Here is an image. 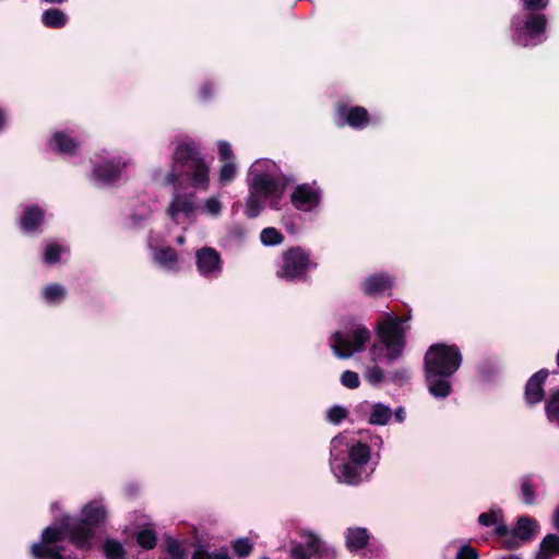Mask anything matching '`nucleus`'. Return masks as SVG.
I'll use <instances>...</instances> for the list:
<instances>
[{
	"label": "nucleus",
	"instance_id": "nucleus-2",
	"mask_svg": "<svg viewBox=\"0 0 559 559\" xmlns=\"http://www.w3.org/2000/svg\"><path fill=\"white\" fill-rule=\"evenodd\" d=\"M463 362L457 345L435 343L424 356V377L428 392L436 399H447L452 393V380Z\"/></svg>",
	"mask_w": 559,
	"mask_h": 559
},
{
	"label": "nucleus",
	"instance_id": "nucleus-33",
	"mask_svg": "<svg viewBox=\"0 0 559 559\" xmlns=\"http://www.w3.org/2000/svg\"><path fill=\"white\" fill-rule=\"evenodd\" d=\"M391 415H392V413H391L390 407H388L381 403H377L372 406V411L369 416V423L371 425H379V426L386 425L391 418Z\"/></svg>",
	"mask_w": 559,
	"mask_h": 559
},
{
	"label": "nucleus",
	"instance_id": "nucleus-21",
	"mask_svg": "<svg viewBox=\"0 0 559 559\" xmlns=\"http://www.w3.org/2000/svg\"><path fill=\"white\" fill-rule=\"evenodd\" d=\"M551 557H559V535L552 533L542 539L534 559H551Z\"/></svg>",
	"mask_w": 559,
	"mask_h": 559
},
{
	"label": "nucleus",
	"instance_id": "nucleus-16",
	"mask_svg": "<svg viewBox=\"0 0 559 559\" xmlns=\"http://www.w3.org/2000/svg\"><path fill=\"white\" fill-rule=\"evenodd\" d=\"M82 142L76 138L71 136L67 131H57L53 133L50 146L60 154L68 156H75L79 154Z\"/></svg>",
	"mask_w": 559,
	"mask_h": 559
},
{
	"label": "nucleus",
	"instance_id": "nucleus-51",
	"mask_svg": "<svg viewBox=\"0 0 559 559\" xmlns=\"http://www.w3.org/2000/svg\"><path fill=\"white\" fill-rule=\"evenodd\" d=\"M508 538H506L503 542H502V546L504 549H508V550H514V549H518L521 547V545L523 544L522 540H520L518 537H515L514 535H509L507 536Z\"/></svg>",
	"mask_w": 559,
	"mask_h": 559
},
{
	"label": "nucleus",
	"instance_id": "nucleus-47",
	"mask_svg": "<svg viewBox=\"0 0 559 559\" xmlns=\"http://www.w3.org/2000/svg\"><path fill=\"white\" fill-rule=\"evenodd\" d=\"M218 156L223 162H233L234 153L228 142L222 141L218 143Z\"/></svg>",
	"mask_w": 559,
	"mask_h": 559
},
{
	"label": "nucleus",
	"instance_id": "nucleus-48",
	"mask_svg": "<svg viewBox=\"0 0 559 559\" xmlns=\"http://www.w3.org/2000/svg\"><path fill=\"white\" fill-rule=\"evenodd\" d=\"M290 557L292 559H310L305 546L298 542H292Z\"/></svg>",
	"mask_w": 559,
	"mask_h": 559
},
{
	"label": "nucleus",
	"instance_id": "nucleus-5",
	"mask_svg": "<svg viewBox=\"0 0 559 559\" xmlns=\"http://www.w3.org/2000/svg\"><path fill=\"white\" fill-rule=\"evenodd\" d=\"M548 25L547 16L538 12H525L511 19V27L514 31L513 41L522 46H536L545 34Z\"/></svg>",
	"mask_w": 559,
	"mask_h": 559
},
{
	"label": "nucleus",
	"instance_id": "nucleus-6",
	"mask_svg": "<svg viewBox=\"0 0 559 559\" xmlns=\"http://www.w3.org/2000/svg\"><path fill=\"white\" fill-rule=\"evenodd\" d=\"M370 340V332L365 325H356L349 331H336L331 335V348L337 358L346 359L364 350Z\"/></svg>",
	"mask_w": 559,
	"mask_h": 559
},
{
	"label": "nucleus",
	"instance_id": "nucleus-31",
	"mask_svg": "<svg viewBox=\"0 0 559 559\" xmlns=\"http://www.w3.org/2000/svg\"><path fill=\"white\" fill-rule=\"evenodd\" d=\"M135 539L142 549L152 550L156 547L157 534L154 528L145 527L136 533Z\"/></svg>",
	"mask_w": 559,
	"mask_h": 559
},
{
	"label": "nucleus",
	"instance_id": "nucleus-13",
	"mask_svg": "<svg viewBox=\"0 0 559 559\" xmlns=\"http://www.w3.org/2000/svg\"><path fill=\"white\" fill-rule=\"evenodd\" d=\"M321 200L320 190L307 183L298 185L290 195L292 204L301 211H309L316 207Z\"/></svg>",
	"mask_w": 559,
	"mask_h": 559
},
{
	"label": "nucleus",
	"instance_id": "nucleus-49",
	"mask_svg": "<svg viewBox=\"0 0 559 559\" xmlns=\"http://www.w3.org/2000/svg\"><path fill=\"white\" fill-rule=\"evenodd\" d=\"M383 379H384V372H383L382 368H380L379 366H373L372 368L369 369L368 374H367V380L371 384L380 383L383 381Z\"/></svg>",
	"mask_w": 559,
	"mask_h": 559
},
{
	"label": "nucleus",
	"instance_id": "nucleus-18",
	"mask_svg": "<svg viewBox=\"0 0 559 559\" xmlns=\"http://www.w3.org/2000/svg\"><path fill=\"white\" fill-rule=\"evenodd\" d=\"M44 221L45 211L39 205H27L20 217V227L23 231L32 234L39 229Z\"/></svg>",
	"mask_w": 559,
	"mask_h": 559
},
{
	"label": "nucleus",
	"instance_id": "nucleus-62",
	"mask_svg": "<svg viewBox=\"0 0 559 559\" xmlns=\"http://www.w3.org/2000/svg\"><path fill=\"white\" fill-rule=\"evenodd\" d=\"M261 559H270V558H269V557H263V558H261Z\"/></svg>",
	"mask_w": 559,
	"mask_h": 559
},
{
	"label": "nucleus",
	"instance_id": "nucleus-41",
	"mask_svg": "<svg viewBox=\"0 0 559 559\" xmlns=\"http://www.w3.org/2000/svg\"><path fill=\"white\" fill-rule=\"evenodd\" d=\"M499 518H502V511L500 509L490 510L488 512L480 513L478 516V523L483 526L499 525Z\"/></svg>",
	"mask_w": 559,
	"mask_h": 559
},
{
	"label": "nucleus",
	"instance_id": "nucleus-3",
	"mask_svg": "<svg viewBox=\"0 0 559 559\" xmlns=\"http://www.w3.org/2000/svg\"><path fill=\"white\" fill-rule=\"evenodd\" d=\"M409 317L389 316L377 325V337L379 344H374L370 350L373 355L376 352L385 350L383 358L386 362L397 360L403 356L406 348V329L404 323Z\"/></svg>",
	"mask_w": 559,
	"mask_h": 559
},
{
	"label": "nucleus",
	"instance_id": "nucleus-38",
	"mask_svg": "<svg viewBox=\"0 0 559 559\" xmlns=\"http://www.w3.org/2000/svg\"><path fill=\"white\" fill-rule=\"evenodd\" d=\"M237 174V167L233 162H225L219 169L218 180L222 186L231 182Z\"/></svg>",
	"mask_w": 559,
	"mask_h": 559
},
{
	"label": "nucleus",
	"instance_id": "nucleus-46",
	"mask_svg": "<svg viewBox=\"0 0 559 559\" xmlns=\"http://www.w3.org/2000/svg\"><path fill=\"white\" fill-rule=\"evenodd\" d=\"M411 379V372L408 370V368H400V369H396L394 370L392 373H391V381L394 383V384H397V385H403L404 383H406L408 380Z\"/></svg>",
	"mask_w": 559,
	"mask_h": 559
},
{
	"label": "nucleus",
	"instance_id": "nucleus-1",
	"mask_svg": "<svg viewBox=\"0 0 559 559\" xmlns=\"http://www.w3.org/2000/svg\"><path fill=\"white\" fill-rule=\"evenodd\" d=\"M170 170L164 186H173L175 191L181 186L206 191L210 186V165L205 159L200 142L192 139L179 141L173 153Z\"/></svg>",
	"mask_w": 559,
	"mask_h": 559
},
{
	"label": "nucleus",
	"instance_id": "nucleus-53",
	"mask_svg": "<svg viewBox=\"0 0 559 559\" xmlns=\"http://www.w3.org/2000/svg\"><path fill=\"white\" fill-rule=\"evenodd\" d=\"M212 559H231L226 548H221L219 551L211 554Z\"/></svg>",
	"mask_w": 559,
	"mask_h": 559
},
{
	"label": "nucleus",
	"instance_id": "nucleus-10",
	"mask_svg": "<svg viewBox=\"0 0 559 559\" xmlns=\"http://www.w3.org/2000/svg\"><path fill=\"white\" fill-rule=\"evenodd\" d=\"M549 377V370L546 368L539 369L526 381L524 388V400L530 407L536 406L545 401V383Z\"/></svg>",
	"mask_w": 559,
	"mask_h": 559
},
{
	"label": "nucleus",
	"instance_id": "nucleus-56",
	"mask_svg": "<svg viewBox=\"0 0 559 559\" xmlns=\"http://www.w3.org/2000/svg\"><path fill=\"white\" fill-rule=\"evenodd\" d=\"M7 121L5 111L0 107V131L4 128Z\"/></svg>",
	"mask_w": 559,
	"mask_h": 559
},
{
	"label": "nucleus",
	"instance_id": "nucleus-60",
	"mask_svg": "<svg viewBox=\"0 0 559 559\" xmlns=\"http://www.w3.org/2000/svg\"><path fill=\"white\" fill-rule=\"evenodd\" d=\"M271 206L277 209L276 202H272Z\"/></svg>",
	"mask_w": 559,
	"mask_h": 559
},
{
	"label": "nucleus",
	"instance_id": "nucleus-44",
	"mask_svg": "<svg viewBox=\"0 0 559 559\" xmlns=\"http://www.w3.org/2000/svg\"><path fill=\"white\" fill-rule=\"evenodd\" d=\"M348 416V411L343 406H332L328 411L326 419L332 424H340Z\"/></svg>",
	"mask_w": 559,
	"mask_h": 559
},
{
	"label": "nucleus",
	"instance_id": "nucleus-58",
	"mask_svg": "<svg viewBox=\"0 0 559 559\" xmlns=\"http://www.w3.org/2000/svg\"><path fill=\"white\" fill-rule=\"evenodd\" d=\"M503 559H521V558L516 555H509V556L504 557Z\"/></svg>",
	"mask_w": 559,
	"mask_h": 559
},
{
	"label": "nucleus",
	"instance_id": "nucleus-43",
	"mask_svg": "<svg viewBox=\"0 0 559 559\" xmlns=\"http://www.w3.org/2000/svg\"><path fill=\"white\" fill-rule=\"evenodd\" d=\"M341 383L348 389H357L360 385V379L357 372L352 370H345L341 374Z\"/></svg>",
	"mask_w": 559,
	"mask_h": 559
},
{
	"label": "nucleus",
	"instance_id": "nucleus-40",
	"mask_svg": "<svg viewBox=\"0 0 559 559\" xmlns=\"http://www.w3.org/2000/svg\"><path fill=\"white\" fill-rule=\"evenodd\" d=\"M262 209V204L258 197L253 193H250L246 201L245 215L248 218H255L260 215Z\"/></svg>",
	"mask_w": 559,
	"mask_h": 559
},
{
	"label": "nucleus",
	"instance_id": "nucleus-27",
	"mask_svg": "<svg viewBox=\"0 0 559 559\" xmlns=\"http://www.w3.org/2000/svg\"><path fill=\"white\" fill-rule=\"evenodd\" d=\"M349 462L364 467L370 460V447L367 443L357 442L348 450Z\"/></svg>",
	"mask_w": 559,
	"mask_h": 559
},
{
	"label": "nucleus",
	"instance_id": "nucleus-14",
	"mask_svg": "<svg viewBox=\"0 0 559 559\" xmlns=\"http://www.w3.org/2000/svg\"><path fill=\"white\" fill-rule=\"evenodd\" d=\"M361 290L368 297H376L393 288V277L386 273H377L361 282Z\"/></svg>",
	"mask_w": 559,
	"mask_h": 559
},
{
	"label": "nucleus",
	"instance_id": "nucleus-32",
	"mask_svg": "<svg viewBox=\"0 0 559 559\" xmlns=\"http://www.w3.org/2000/svg\"><path fill=\"white\" fill-rule=\"evenodd\" d=\"M230 547L239 559H246L252 554L254 544L249 537H239L230 542Z\"/></svg>",
	"mask_w": 559,
	"mask_h": 559
},
{
	"label": "nucleus",
	"instance_id": "nucleus-20",
	"mask_svg": "<svg viewBox=\"0 0 559 559\" xmlns=\"http://www.w3.org/2000/svg\"><path fill=\"white\" fill-rule=\"evenodd\" d=\"M194 211L195 205L192 200V195H179L177 192L168 206V214L174 221L179 213H182L189 217L194 213Z\"/></svg>",
	"mask_w": 559,
	"mask_h": 559
},
{
	"label": "nucleus",
	"instance_id": "nucleus-52",
	"mask_svg": "<svg viewBox=\"0 0 559 559\" xmlns=\"http://www.w3.org/2000/svg\"><path fill=\"white\" fill-rule=\"evenodd\" d=\"M191 559H212L211 554L202 546H197Z\"/></svg>",
	"mask_w": 559,
	"mask_h": 559
},
{
	"label": "nucleus",
	"instance_id": "nucleus-30",
	"mask_svg": "<svg viewBox=\"0 0 559 559\" xmlns=\"http://www.w3.org/2000/svg\"><path fill=\"white\" fill-rule=\"evenodd\" d=\"M43 298L48 304H60L67 297V290L66 288L60 284H49L43 288L41 292Z\"/></svg>",
	"mask_w": 559,
	"mask_h": 559
},
{
	"label": "nucleus",
	"instance_id": "nucleus-37",
	"mask_svg": "<svg viewBox=\"0 0 559 559\" xmlns=\"http://www.w3.org/2000/svg\"><path fill=\"white\" fill-rule=\"evenodd\" d=\"M165 544L167 554L171 559H186L187 551L178 539L168 536Z\"/></svg>",
	"mask_w": 559,
	"mask_h": 559
},
{
	"label": "nucleus",
	"instance_id": "nucleus-34",
	"mask_svg": "<svg viewBox=\"0 0 559 559\" xmlns=\"http://www.w3.org/2000/svg\"><path fill=\"white\" fill-rule=\"evenodd\" d=\"M104 554L107 559H126L127 551L122 544L116 539L108 538L104 544Z\"/></svg>",
	"mask_w": 559,
	"mask_h": 559
},
{
	"label": "nucleus",
	"instance_id": "nucleus-28",
	"mask_svg": "<svg viewBox=\"0 0 559 559\" xmlns=\"http://www.w3.org/2000/svg\"><path fill=\"white\" fill-rule=\"evenodd\" d=\"M154 261L166 267V269H174L175 264L178 261L177 252L171 247H164L159 248L154 252Z\"/></svg>",
	"mask_w": 559,
	"mask_h": 559
},
{
	"label": "nucleus",
	"instance_id": "nucleus-9",
	"mask_svg": "<svg viewBox=\"0 0 559 559\" xmlns=\"http://www.w3.org/2000/svg\"><path fill=\"white\" fill-rule=\"evenodd\" d=\"M63 528L67 530V536L70 542L79 549H90L91 540L95 536L94 527L81 520L71 522L69 515H63Z\"/></svg>",
	"mask_w": 559,
	"mask_h": 559
},
{
	"label": "nucleus",
	"instance_id": "nucleus-7",
	"mask_svg": "<svg viewBox=\"0 0 559 559\" xmlns=\"http://www.w3.org/2000/svg\"><path fill=\"white\" fill-rule=\"evenodd\" d=\"M335 122L338 127L349 126L355 130H362L370 122V115L362 106H348L337 103L335 106Z\"/></svg>",
	"mask_w": 559,
	"mask_h": 559
},
{
	"label": "nucleus",
	"instance_id": "nucleus-24",
	"mask_svg": "<svg viewBox=\"0 0 559 559\" xmlns=\"http://www.w3.org/2000/svg\"><path fill=\"white\" fill-rule=\"evenodd\" d=\"M306 546L307 549L310 551V556H316L319 557L320 559L335 558V552L325 547L321 539L313 533L308 534Z\"/></svg>",
	"mask_w": 559,
	"mask_h": 559
},
{
	"label": "nucleus",
	"instance_id": "nucleus-23",
	"mask_svg": "<svg viewBox=\"0 0 559 559\" xmlns=\"http://www.w3.org/2000/svg\"><path fill=\"white\" fill-rule=\"evenodd\" d=\"M68 21V15L58 8L47 9L41 14V22L48 28H62Z\"/></svg>",
	"mask_w": 559,
	"mask_h": 559
},
{
	"label": "nucleus",
	"instance_id": "nucleus-22",
	"mask_svg": "<svg viewBox=\"0 0 559 559\" xmlns=\"http://www.w3.org/2000/svg\"><path fill=\"white\" fill-rule=\"evenodd\" d=\"M67 536V530L63 528V516L60 519L59 526H48L41 533V542L46 547L57 546L56 544L62 542Z\"/></svg>",
	"mask_w": 559,
	"mask_h": 559
},
{
	"label": "nucleus",
	"instance_id": "nucleus-29",
	"mask_svg": "<svg viewBox=\"0 0 559 559\" xmlns=\"http://www.w3.org/2000/svg\"><path fill=\"white\" fill-rule=\"evenodd\" d=\"M545 414L550 423L559 426V389L551 391L545 400Z\"/></svg>",
	"mask_w": 559,
	"mask_h": 559
},
{
	"label": "nucleus",
	"instance_id": "nucleus-17",
	"mask_svg": "<svg viewBox=\"0 0 559 559\" xmlns=\"http://www.w3.org/2000/svg\"><path fill=\"white\" fill-rule=\"evenodd\" d=\"M345 546L348 551L357 552L368 548V552L372 554L370 534L365 527H348L345 532Z\"/></svg>",
	"mask_w": 559,
	"mask_h": 559
},
{
	"label": "nucleus",
	"instance_id": "nucleus-55",
	"mask_svg": "<svg viewBox=\"0 0 559 559\" xmlns=\"http://www.w3.org/2000/svg\"><path fill=\"white\" fill-rule=\"evenodd\" d=\"M554 526L559 532V506L556 508L552 515Z\"/></svg>",
	"mask_w": 559,
	"mask_h": 559
},
{
	"label": "nucleus",
	"instance_id": "nucleus-15",
	"mask_svg": "<svg viewBox=\"0 0 559 559\" xmlns=\"http://www.w3.org/2000/svg\"><path fill=\"white\" fill-rule=\"evenodd\" d=\"M124 168L120 159H111L93 166V176L97 181L111 185L117 181Z\"/></svg>",
	"mask_w": 559,
	"mask_h": 559
},
{
	"label": "nucleus",
	"instance_id": "nucleus-42",
	"mask_svg": "<svg viewBox=\"0 0 559 559\" xmlns=\"http://www.w3.org/2000/svg\"><path fill=\"white\" fill-rule=\"evenodd\" d=\"M522 8L527 12L542 13L549 5L550 0H520Z\"/></svg>",
	"mask_w": 559,
	"mask_h": 559
},
{
	"label": "nucleus",
	"instance_id": "nucleus-45",
	"mask_svg": "<svg viewBox=\"0 0 559 559\" xmlns=\"http://www.w3.org/2000/svg\"><path fill=\"white\" fill-rule=\"evenodd\" d=\"M455 559H479V554L476 548L465 544L459 548Z\"/></svg>",
	"mask_w": 559,
	"mask_h": 559
},
{
	"label": "nucleus",
	"instance_id": "nucleus-8",
	"mask_svg": "<svg viewBox=\"0 0 559 559\" xmlns=\"http://www.w3.org/2000/svg\"><path fill=\"white\" fill-rule=\"evenodd\" d=\"M538 522L528 515H520L516 519L515 526L510 531L507 524L501 521L493 531L497 537L514 535L523 543L531 542L538 531Z\"/></svg>",
	"mask_w": 559,
	"mask_h": 559
},
{
	"label": "nucleus",
	"instance_id": "nucleus-50",
	"mask_svg": "<svg viewBox=\"0 0 559 559\" xmlns=\"http://www.w3.org/2000/svg\"><path fill=\"white\" fill-rule=\"evenodd\" d=\"M205 209L212 215H217L222 210V204L216 198H209L205 201Z\"/></svg>",
	"mask_w": 559,
	"mask_h": 559
},
{
	"label": "nucleus",
	"instance_id": "nucleus-59",
	"mask_svg": "<svg viewBox=\"0 0 559 559\" xmlns=\"http://www.w3.org/2000/svg\"><path fill=\"white\" fill-rule=\"evenodd\" d=\"M556 364H557V366H558V368H559V349H558V353H557V355H556Z\"/></svg>",
	"mask_w": 559,
	"mask_h": 559
},
{
	"label": "nucleus",
	"instance_id": "nucleus-25",
	"mask_svg": "<svg viewBox=\"0 0 559 559\" xmlns=\"http://www.w3.org/2000/svg\"><path fill=\"white\" fill-rule=\"evenodd\" d=\"M364 467L352 462H345L338 466V475L348 485H357L361 479Z\"/></svg>",
	"mask_w": 559,
	"mask_h": 559
},
{
	"label": "nucleus",
	"instance_id": "nucleus-26",
	"mask_svg": "<svg viewBox=\"0 0 559 559\" xmlns=\"http://www.w3.org/2000/svg\"><path fill=\"white\" fill-rule=\"evenodd\" d=\"M62 546L46 547L43 544H33L31 554L35 559H66Z\"/></svg>",
	"mask_w": 559,
	"mask_h": 559
},
{
	"label": "nucleus",
	"instance_id": "nucleus-4",
	"mask_svg": "<svg viewBox=\"0 0 559 559\" xmlns=\"http://www.w3.org/2000/svg\"><path fill=\"white\" fill-rule=\"evenodd\" d=\"M318 267L310 253L300 246L290 247L282 253L276 276L286 282H305L310 270Z\"/></svg>",
	"mask_w": 559,
	"mask_h": 559
},
{
	"label": "nucleus",
	"instance_id": "nucleus-57",
	"mask_svg": "<svg viewBox=\"0 0 559 559\" xmlns=\"http://www.w3.org/2000/svg\"><path fill=\"white\" fill-rule=\"evenodd\" d=\"M395 417L399 421H403L404 418H405V412L403 408H399L396 412H395Z\"/></svg>",
	"mask_w": 559,
	"mask_h": 559
},
{
	"label": "nucleus",
	"instance_id": "nucleus-35",
	"mask_svg": "<svg viewBox=\"0 0 559 559\" xmlns=\"http://www.w3.org/2000/svg\"><path fill=\"white\" fill-rule=\"evenodd\" d=\"M284 235L275 227H265L260 234L261 242L265 246H277L284 241Z\"/></svg>",
	"mask_w": 559,
	"mask_h": 559
},
{
	"label": "nucleus",
	"instance_id": "nucleus-19",
	"mask_svg": "<svg viewBox=\"0 0 559 559\" xmlns=\"http://www.w3.org/2000/svg\"><path fill=\"white\" fill-rule=\"evenodd\" d=\"M106 516L107 512L105 507L97 501H91L82 509V518L80 520L95 527L105 522Z\"/></svg>",
	"mask_w": 559,
	"mask_h": 559
},
{
	"label": "nucleus",
	"instance_id": "nucleus-11",
	"mask_svg": "<svg viewBox=\"0 0 559 559\" xmlns=\"http://www.w3.org/2000/svg\"><path fill=\"white\" fill-rule=\"evenodd\" d=\"M251 188L264 198L275 197L281 199L285 188V178H274L269 174H255L252 177Z\"/></svg>",
	"mask_w": 559,
	"mask_h": 559
},
{
	"label": "nucleus",
	"instance_id": "nucleus-61",
	"mask_svg": "<svg viewBox=\"0 0 559 559\" xmlns=\"http://www.w3.org/2000/svg\"><path fill=\"white\" fill-rule=\"evenodd\" d=\"M178 242H183V238H182V237H179V238H178Z\"/></svg>",
	"mask_w": 559,
	"mask_h": 559
},
{
	"label": "nucleus",
	"instance_id": "nucleus-12",
	"mask_svg": "<svg viewBox=\"0 0 559 559\" xmlns=\"http://www.w3.org/2000/svg\"><path fill=\"white\" fill-rule=\"evenodd\" d=\"M195 263L199 273L205 277L217 276L222 271L221 255L211 247H204L197 251Z\"/></svg>",
	"mask_w": 559,
	"mask_h": 559
},
{
	"label": "nucleus",
	"instance_id": "nucleus-54",
	"mask_svg": "<svg viewBox=\"0 0 559 559\" xmlns=\"http://www.w3.org/2000/svg\"><path fill=\"white\" fill-rule=\"evenodd\" d=\"M212 91H213L212 84L205 83L201 88L203 98L209 99L212 96Z\"/></svg>",
	"mask_w": 559,
	"mask_h": 559
},
{
	"label": "nucleus",
	"instance_id": "nucleus-36",
	"mask_svg": "<svg viewBox=\"0 0 559 559\" xmlns=\"http://www.w3.org/2000/svg\"><path fill=\"white\" fill-rule=\"evenodd\" d=\"M521 493L523 497V502L527 506H532L536 501V493L533 485V480L531 476H524L521 479Z\"/></svg>",
	"mask_w": 559,
	"mask_h": 559
},
{
	"label": "nucleus",
	"instance_id": "nucleus-39",
	"mask_svg": "<svg viewBox=\"0 0 559 559\" xmlns=\"http://www.w3.org/2000/svg\"><path fill=\"white\" fill-rule=\"evenodd\" d=\"M63 248L61 245L52 242L47 245L44 252V261L48 264H56L61 259Z\"/></svg>",
	"mask_w": 559,
	"mask_h": 559
}]
</instances>
